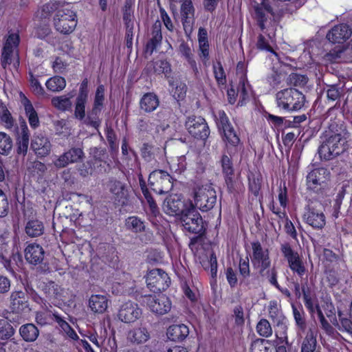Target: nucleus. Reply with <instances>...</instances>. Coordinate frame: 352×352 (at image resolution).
<instances>
[{"instance_id":"obj_53","label":"nucleus","mask_w":352,"mask_h":352,"mask_svg":"<svg viewBox=\"0 0 352 352\" xmlns=\"http://www.w3.org/2000/svg\"><path fill=\"white\" fill-rule=\"evenodd\" d=\"M257 333L263 337L268 338L272 335L271 324L266 319H261L256 325Z\"/></svg>"},{"instance_id":"obj_18","label":"nucleus","mask_w":352,"mask_h":352,"mask_svg":"<svg viewBox=\"0 0 352 352\" xmlns=\"http://www.w3.org/2000/svg\"><path fill=\"white\" fill-rule=\"evenodd\" d=\"M141 309L136 303L128 301L124 303L118 312V318L123 322H132L139 318Z\"/></svg>"},{"instance_id":"obj_22","label":"nucleus","mask_w":352,"mask_h":352,"mask_svg":"<svg viewBox=\"0 0 352 352\" xmlns=\"http://www.w3.org/2000/svg\"><path fill=\"white\" fill-rule=\"evenodd\" d=\"M107 187L116 201L124 204L128 199V190L126 184L115 179L109 181Z\"/></svg>"},{"instance_id":"obj_17","label":"nucleus","mask_w":352,"mask_h":352,"mask_svg":"<svg viewBox=\"0 0 352 352\" xmlns=\"http://www.w3.org/2000/svg\"><path fill=\"white\" fill-rule=\"evenodd\" d=\"M88 101L87 81L84 80L79 89L78 96L75 101L74 117L82 120L85 116V106Z\"/></svg>"},{"instance_id":"obj_10","label":"nucleus","mask_w":352,"mask_h":352,"mask_svg":"<svg viewBox=\"0 0 352 352\" xmlns=\"http://www.w3.org/2000/svg\"><path fill=\"white\" fill-rule=\"evenodd\" d=\"M143 302L152 312L159 315L168 313L172 307L170 299L162 294L146 295Z\"/></svg>"},{"instance_id":"obj_26","label":"nucleus","mask_w":352,"mask_h":352,"mask_svg":"<svg viewBox=\"0 0 352 352\" xmlns=\"http://www.w3.org/2000/svg\"><path fill=\"white\" fill-rule=\"evenodd\" d=\"M107 296L101 294H93L88 300V307L94 314H103L108 307Z\"/></svg>"},{"instance_id":"obj_27","label":"nucleus","mask_w":352,"mask_h":352,"mask_svg":"<svg viewBox=\"0 0 352 352\" xmlns=\"http://www.w3.org/2000/svg\"><path fill=\"white\" fill-rule=\"evenodd\" d=\"M21 104H23L25 115L28 119L31 128L35 129L40 125L37 112L32 106L31 102L22 93L20 94Z\"/></svg>"},{"instance_id":"obj_47","label":"nucleus","mask_w":352,"mask_h":352,"mask_svg":"<svg viewBox=\"0 0 352 352\" xmlns=\"http://www.w3.org/2000/svg\"><path fill=\"white\" fill-rule=\"evenodd\" d=\"M14 333L12 326L6 319H0V340H8Z\"/></svg>"},{"instance_id":"obj_42","label":"nucleus","mask_w":352,"mask_h":352,"mask_svg":"<svg viewBox=\"0 0 352 352\" xmlns=\"http://www.w3.org/2000/svg\"><path fill=\"white\" fill-rule=\"evenodd\" d=\"M276 329H275V334L276 338L279 340L280 343L285 342L287 344V325L286 323L285 318L276 321Z\"/></svg>"},{"instance_id":"obj_3","label":"nucleus","mask_w":352,"mask_h":352,"mask_svg":"<svg viewBox=\"0 0 352 352\" xmlns=\"http://www.w3.org/2000/svg\"><path fill=\"white\" fill-rule=\"evenodd\" d=\"M69 5L59 8L54 17V25L56 30L63 34L72 32L77 25V17Z\"/></svg>"},{"instance_id":"obj_52","label":"nucleus","mask_w":352,"mask_h":352,"mask_svg":"<svg viewBox=\"0 0 352 352\" xmlns=\"http://www.w3.org/2000/svg\"><path fill=\"white\" fill-rule=\"evenodd\" d=\"M322 308L327 317L329 318L331 323L335 327L338 326V321L336 316V309L332 302L327 299L322 305Z\"/></svg>"},{"instance_id":"obj_57","label":"nucleus","mask_w":352,"mask_h":352,"mask_svg":"<svg viewBox=\"0 0 352 352\" xmlns=\"http://www.w3.org/2000/svg\"><path fill=\"white\" fill-rule=\"evenodd\" d=\"M90 155L93 157L94 164L98 162H104L106 164L107 153L106 151L101 148L94 147L90 148Z\"/></svg>"},{"instance_id":"obj_23","label":"nucleus","mask_w":352,"mask_h":352,"mask_svg":"<svg viewBox=\"0 0 352 352\" xmlns=\"http://www.w3.org/2000/svg\"><path fill=\"white\" fill-rule=\"evenodd\" d=\"M25 260L32 265L41 263L44 258L45 252L43 248L37 243H30L24 251Z\"/></svg>"},{"instance_id":"obj_33","label":"nucleus","mask_w":352,"mask_h":352,"mask_svg":"<svg viewBox=\"0 0 352 352\" xmlns=\"http://www.w3.org/2000/svg\"><path fill=\"white\" fill-rule=\"evenodd\" d=\"M179 51L182 56L186 60L195 75L197 76L199 74V69L194 58V54L191 47L187 43L182 42L179 45Z\"/></svg>"},{"instance_id":"obj_13","label":"nucleus","mask_w":352,"mask_h":352,"mask_svg":"<svg viewBox=\"0 0 352 352\" xmlns=\"http://www.w3.org/2000/svg\"><path fill=\"white\" fill-rule=\"evenodd\" d=\"M252 263L254 268L259 270L262 274L271 264L267 249L262 247L259 241L252 243Z\"/></svg>"},{"instance_id":"obj_61","label":"nucleus","mask_w":352,"mask_h":352,"mask_svg":"<svg viewBox=\"0 0 352 352\" xmlns=\"http://www.w3.org/2000/svg\"><path fill=\"white\" fill-rule=\"evenodd\" d=\"M215 116L217 124L220 129L223 130L232 126L228 116L223 111H218Z\"/></svg>"},{"instance_id":"obj_46","label":"nucleus","mask_w":352,"mask_h":352,"mask_svg":"<svg viewBox=\"0 0 352 352\" xmlns=\"http://www.w3.org/2000/svg\"><path fill=\"white\" fill-rule=\"evenodd\" d=\"M224 177L228 191L230 193L236 192L241 186L239 177L234 174L225 175Z\"/></svg>"},{"instance_id":"obj_34","label":"nucleus","mask_w":352,"mask_h":352,"mask_svg":"<svg viewBox=\"0 0 352 352\" xmlns=\"http://www.w3.org/2000/svg\"><path fill=\"white\" fill-rule=\"evenodd\" d=\"M21 137L18 142L17 153L25 155L28 151L30 140V132L25 121L21 123Z\"/></svg>"},{"instance_id":"obj_1","label":"nucleus","mask_w":352,"mask_h":352,"mask_svg":"<svg viewBox=\"0 0 352 352\" xmlns=\"http://www.w3.org/2000/svg\"><path fill=\"white\" fill-rule=\"evenodd\" d=\"M349 133L343 124L332 123L329 130L321 138L318 154L323 160H331L342 154L347 148Z\"/></svg>"},{"instance_id":"obj_51","label":"nucleus","mask_w":352,"mask_h":352,"mask_svg":"<svg viewBox=\"0 0 352 352\" xmlns=\"http://www.w3.org/2000/svg\"><path fill=\"white\" fill-rule=\"evenodd\" d=\"M302 292L303 294V300L306 308L311 314L315 313L316 307L318 306L317 300L311 297L309 292V289H306L304 286L302 287Z\"/></svg>"},{"instance_id":"obj_45","label":"nucleus","mask_w":352,"mask_h":352,"mask_svg":"<svg viewBox=\"0 0 352 352\" xmlns=\"http://www.w3.org/2000/svg\"><path fill=\"white\" fill-rule=\"evenodd\" d=\"M250 87L244 76L239 80L236 95L239 97V103L242 106L249 98Z\"/></svg>"},{"instance_id":"obj_64","label":"nucleus","mask_w":352,"mask_h":352,"mask_svg":"<svg viewBox=\"0 0 352 352\" xmlns=\"http://www.w3.org/2000/svg\"><path fill=\"white\" fill-rule=\"evenodd\" d=\"M154 71L157 74H168L170 71L169 63L166 60H157L154 63Z\"/></svg>"},{"instance_id":"obj_38","label":"nucleus","mask_w":352,"mask_h":352,"mask_svg":"<svg viewBox=\"0 0 352 352\" xmlns=\"http://www.w3.org/2000/svg\"><path fill=\"white\" fill-rule=\"evenodd\" d=\"M72 98V94H69V96L66 95L56 96L52 99V104L60 111H70L72 107V102L71 100Z\"/></svg>"},{"instance_id":"obj_58","label":"nucleus","mask_w":352,"mask_h":352,"mask_svg":"<svg viewBox=\"0 0 352 352\" xmlns=\"http://www.w3.org/2000/svg\"><path fill=\"white\" fill-rule=\"evenodd\" d=\"M213 72L214 77L219 85L226 83V74L223 66L220 62L217 63L213 65Z\"/></svg>"},{"instance_id":"obj_40","label":"nucleus","mask_w":352,"mask_h":352,"mask_svg":"<svg viewBox=\"0 0 352 352\" xmlns=\"http://www.w3.org/2000/svg\"><path fill=\"white\" fill-rule=\"evenodd\" d=\"M53 318L56 322H57L61 330L71 339L76 340L78 336L76 331L71 327V326L63 320L60 316L57 313L53 314Z\"/></svg>"},{"instance_id":"obj_49","label":"nucleus","mask_w":352,"mask_h":352,"mask_svg":"<svg viewBox=\"0 0 352 352\" xmlns=\"http://www.w3.org/2000/svg\"><path fill=\"white\" fill-rule=\"evenodd\" d=\"M0 119L4 123L6 128H12L14 125V120L6 105L0 101Z\"/></svg>"},{"instance_id":"obj_2","label":"nucleus","mask_w":352,"mask_h":352,"mask_svg":"<svg viewBox=\"0 0 352 352\" xmlns=\"http://www.w3.org/2000/svg\"><path fill=\"white\" fill-rule=\"evenodd\" d=\"M277 107L287 111H296L301 109L305 103V96L294 88H287L276 94Z\"/></svg>"},{"instance_id":"obj_16","label":"nucleus","mask_w":352,"mask_h":352,"mask_svg":"<svg viewBox=\"0 0 352 352\" xmlns=\"http://www.w3.org/2000/svg\"><path fill=\"white\" fill-rule=\"evenodd\" d=\"M31 149L38 157L47 156L52 150V144L49 138L43 133H34L31 140Z\"/></svg>"},{"instance_id":"obj_8","label":"nucleus","mask_w":352,"mask_h":352,"mask_svg":"<svg viewBox=\"0 0 352 352\" xmlns=\"http://www.w3.org/2000/svg\"><path fill=\"white\" fill-rule=\"evenodd\" d=\"M280 251L285 258L287 260L289 267L293 273L297 274L299 277L302 278L307 272V268L298 253L294 251L288 243L281 244Z\"/></svg>"},{"instance_id":"obj_29","label":"nucleus","mask_w":352,"mask_h":352,"mask_svg":"<svg viewBox=\"0 0 352 352\" xmlns=\"http://www.w3.org/2000/svg\"><path fill=\"white\" fill-rule=\"evenodd\" d=\"M160 104L158 97L152 93L145 94L140 101V109L146 113L155 111Z\"/></svg>"},{"instance_id":"obj_20","label":"nucleus","mask_w":352,"mask_h":352,"mask_svg":"<svg viewBox=\"0 0 352 352\" xmlns=\"http://www.w3.org/2000/svg\"><path fill=\"white\" fill-rule=\"evenodd\" d=\"M10 307L13 312L21 313L29 310L28 297L23 291H14L10 296Z\"/></svg>"},{"instance_id":"obj_48","label":"nucleus","mask_w":352,"mask_h":352,"mask_svg":"<svg viewBox=\"0 0 352 352\" xmlns=\"http://www.w3.org/2000/svg\"><path fill=\"white\" fill-rule=\"evenodd\" d=\"M12 148L11 138L3 132H0V154L8 155Z\"/></svg>"},{"instance_id":"obj_25","label":"nucleus","mask_w":352,"mask_h":352,"mask_svg":"<svg viewBox=\"0 0 352 352\" xmlns=\"http://www.w3.org/2000/svg\"><path fill=\"white\" fill-rule=\"evenodd\" d=\"M150 332L143 326L135 327L127 333V340L133 344H144L150 339Z\"/></svg>"},{"instance_id":"obj_55","label":"nucleus","mask_w":352,"mask_h":352,"mask_svg":"<svg viewBox=\"0 0 352 352\" xmlns=\"http://www.w3.org/2000/svg\"><path fill=\"white\" fill-rule=\"evenodd\" d=\"M169 85L172 87L173 96L177 100L182 99L186 93V85L183 82L169 81Z\"/></svg>"},{"instance_id":"obj_11","label":"nucleus","mask_w":352,"mask_h":352,"mask_svg":"<svg viewBox=\"0 0 352 352\" xmlns=\"http://www.w3.org/2000/svg\"><path fill=\"white\" fill-rule=\"evenodd\" d=\"M146 282L151 290L154 292H160L169 287L170 280L167 273L164 270L153 269L148 272L146 276Z\"/></svg>"},{"instance_id":"obj_62","label":"nucleus","mask_w":352,"mask_h":352,"mask_svg":"<svg viewBox=\"0 0 352 352\" xmlns=\"http://www.w3.org/2000/svg\"><path fill=\"white\" fill-rule=\"evenodd\" d=\"M94 168L91 161H87L85 163H82L78 168L80 175L83 177H87L89 175H91L94 173Z\"/></svg>"},{"instance_id":"obj_36","label":"nucleus","mask_w":352,"mask_h":352,"mask_svg":"<svg viewBox=\"0 0 352 352\" xmlns=\"http://www.w3.org/2000/svg\"><path fill=\"white\" fill-rule=\"evenodd\" d=\"M195 9L191 0H184L181 6L182 20L184 29L190 26L194 16Z\"/></svg>"},{"instance_id":"obj_12","label":"nucleus","mask_w":352,"mask_h":352,"mask_svg":"<svg viewBox=\"0 0 352 352\" xmlns=\"http://www.w3.org/2000/svg\"><path fill=\"white\" fill-rule=\"evenodd\" d=\"M186 129L195 138L205 140L210 130L205 119L201 116H191L187 118L185 122Z\"/></svg>"},{"instance_id":"obj_19","label":"nucleus","mask_w":352,"mask_h":352,"mask_svg":"<svg viewBox=\"0 0 352 352\" xmlns=\"http://www.w3.org/2000/svg\"><path fill=\"white\" fill-rule=\"evenodd\" d=\"M352 30L346 24L335 25L327 34V38L333 43H343L351 36Z\"/></svg>"},{"instance_id":"obj_54","label":"nucleus","mask_w":352,"mask_h":352,"mask_svg":"<svg viewBox=\"0 0 352 352\" xmlns=\"http://www.w3.org/2000/svg\"><path fill=\"white\" fill-rule=\"evenodd\" d=\"M269 316L274 322L285 318L281 310L278 308V303L276 300H272L268 305Z\"/></svg>"},{"instance_id":"obj_35","label":"nucleus","mask_w":352,"mask_h":352,"mask_svg":"<svg viewBox=\"0 0 352 352\" xmlns=\"http://www.w3.org/2000/svg\"><path fill=\"white\" fill-rule=\"evenodd\" d=\"M318 342L316 333L309 329L300 344V352H316Z\"/></svg>"},{"instance_id":"obj_7","label":"nucleus","mask_w":352,"mask_h":352,"mask_svg":"<svg viewBox=\"0 0 352 352\" xmlns=\"http://www.w3.org/2000/svg\"><path fill=\"white\" fill-rule=\"evenodd\" d=\"M104 100V87L103 85H99L96 91L92 109L87 112V116H85L82 120L85 124L93 126L95 129L100 126L99 116L103 107Z\"/></svg>"},{"instance_id":"obj_6","label":"nucleus","mask_w":352,"mask_h":352,"mask_svg":"<svg viewBox=\"0 0 352 352\" xmlns=\"http://www.w3.org/2000/svg\"><path fill=\"white\" fill-rule=\"evenodd\" d=\"M104 100V87L103 85H99L96 91L92 109L87 112V116H85L82 120L85 124L93 126L95 129L100 126L99 116L103 107Z\"/></svg>"},{"instance_id":"obj_4","label":"nucleus","mask_w":352,"mask_h":352,"mask_svg":"<svg viewBox=\"0 0 352 352\" xmlns=\"http://www.w3.org/2000/svg\"><path fill=\"white\" fill-rule=\"evenodd\" d=\"M187 209L181 215V221L186 230L192 233H201L204 230L203 220L192 202L187 203Z\"/></svg>"},{"instance_id":"obj_24","label":"nucleus","mask_w":352,"mask_h":352,"mask_svg":"<svg viewBox=\"0 0 352 352\" xmlns=\"http://www.w3.org/2000/svg\"><path fill=\"white\" fill-rule=\"evenodd\" d=\"M307 223L315 229H322L326 224L324 213L314 208H309L304 214Z\"/></svg>"},{"instance_id":"obj_30","label":"nucleus","mask_w":352,"mask_h":352,"mask_svg":"<svg viewBox=\"0 0 352 352\" xmlns=\"http://www.w3.org/2000/svg\"><path fill=\"white\" fill-rule=\"evenodd\" d=\"M222 131L228 149L230 150V152H236L240 146V139L233 126H230Z\"/></svg>"},{"instance_id":"obj_41","label":"nucleus","mask_w":352,"mask_h":352,"mask_svg":"<svg viewBox=\"0 0 352 352\" xmlns=\"http://www.w3.org/2000/svg\"><path fill=\"white\" fill-rule=\"evenodd\" d=\"M125 226L132 232L138 233L145 230L144 222L138 217H129L126 219Z\"/></svg>"},{"instance_id":"obj_21","label":"nucleus","mask_w":352,"mask_h":352,"mask_svg":"<svg viewBox=\"0 0 352 352\" xmlns=\"http://www.w3.org/2000/svg\"><path fill=\"white\" fill-rule=\"evenodd\" d=\"M329 179V172L324 168H316L307 176L308 188L316 190Z\"/></svg>"},{"instance_id":"obj_5","label":"nucleus","mask_w":352,"mask_h":352,"mask_svg":"<svg viewBox=\"0 0 352 352\" xmlns=\"http://www.w3.org/2000/svg\"><path fill=\"white\" fill-rule=\"evenodd\" d=\"M148 184L155 192L160 195L168 192L173 186L172 177L162 170H154L150 174Z\"/></svg>"},{"instance_id":"obj_28","label":"nucleus","mask_w":352,"mask_h":352,"mask_svg":"<svg viewBox=\"0 0 352 352\" xmlns=\"http://www.w3.org/2000/svg\"><path fill=\"white\" fill-rule=\"evenodd\" d=\"M166 334L168 339L172 341H182L189 334V329L188 327L184 324H173L167 329Z\"/></svg>"},{"instance_id":"obj_60","label":"nucleus","mask_w":352,"mask_h":352,"mask_svg":"<svg viewBox=\"0 0 352 352\" xmlns=\"http://www.w3.org/2000/svg\"><path fill=\"white\" fill-rule=\"evenodd\" d=\"M344 52V49L341 47H336L329 52L327 53L324 58L326 61L333 63L338 61L340 58L342 54Z\"/></svg>"},{"instance_id":"obj_31","label":"nucleus","mask_w":352,"mask_h":352,"mask_svg":"<svg viewBox=\"0 0 352 352\" xmlns=\"http://www.w3.org/2000/svg\"><path fill=\"white\" fill-rule=\"evenodd\" d=\"M265 12L272 14V9L268 0H263L261 5H258L255 7L256 19L262 30L265 28V22L267 20Z\"/></svg>"},{"instance_id":"obj_44","label":"nucleus","mask_w":352,"mask_h":352,"mask_svg":"<svg viewBox=\"0 0 352 352\" xmlns=\"http://www.w3.org/2000/svg\"><path fill=\"white\" fill-rule=\"evenodd\" d=\"M47 88L54 92L62 91L66 86L65 79L60 76H54L47 80Z\"/></svg>"},{"instance_id":"obj_43","label":"nucleus","mask_w":352,"mask_h":352,"mask_svg":"<svg viewBox=\"0 0 352 352\" xmlns=\"http://www.w3.org/2000/svg\"><path fill=\"white\" fill-rule=\"evenodd\" d=\"M43 291L50 298H56L63 300V289L54 282H50L46 284Z\"/></svg>"},{"instance_id":"obj_59","label":"nucleus","mask_w":352,"mask_h":352,"mask_svg":"<svg viewBox=\"0 0 352 352\" xmlns=\"http://www.w3.org/2000/svg\"><path fill=\"white\" fill-rule=\"evenodd\" d=\"M338 315L340 318L341 326L338 324L336 327L340 331H344L352 334V320L347 318H343L342 312L340 310L338 311Z\"/></svg>"},{"instance_id":"obj_56","label":"nucleus","mask_w":352,"mask_h":352,"mask_svg":"<svg viewBox=\"0 0 352 352\" xmlns=\"http://www.w3.org/2000/svg\"><path fill=\"white\" fill-rule=\"evenodd\" d=\"M20 43V36L18 32H9L8 37L4 43V47L10 48L14 51L18 50V46Z\"/></svg>"},{"instance_id":"obj_32","label":"nucleus","mask_w":352,"mask_h":352,"mask_svg":"<svg viewBox=\"0 0 352 352\" xmlns=\"http://www.w3.org/2000/svg\"><path fill=\"white\" fill-rule=\"evenodd\" d=\"M19 57L18 50H13L10 48L3 47L1 54V65L6 68L7 65L13 64V66L16 68L19 66Z\"/></svg>"},{"instance_id":"obj_39","label":"nucleus","mask_w":352,"mask_h":352,"mask_svg":"<svg viewBox=\"0 0 352 352\" xmlns=\"http://www.w3.org/2000/svg\"><path fill=\"white\" fill-rule=\"evenodd\" d=\"M25 230L29 236L36 237L43 233L44 226L41 221L31 219L27 222Z\"/></svg>"},{"instance_id":"obj_37","label":"nucleus","mask_w":352,"mask_h":352,"mask_svg":"<svg viewBox=\"0 0 352 352\" xmlns=\"http://www.w3.org/2000/svg\"><path fill=\"white\" fill-rule=\"evenodd\" d=\"M19 333L23 339L26 342L35 341L39 335L38 329L32 323L22 325L19 329Z\"/></svg>"},{"instance_id":"obj_9","label":"nucleus","mask_w":352,"mask_h":352,"mask_svg":"<svg viewBox=\"0 0 352 352\" xmlns=\"http://www.w3.org/2000/svg\"><path fill=\"white\" fill-rule=\"evenodd\" d=\"M194 199L197 208L201 211H208L217 201L216 191L210 186H202L195 190Z\"/></svg>"},{"instance_id":"obj_15","label":"nucleus","mask_w":352,"mask_h":352,"mask_svg":"<svg viewBox=\"0 0 352 352\" xmlns=\"http://www.w3.org/2000/svg\"><path fill=\"white\" fill-rule=\"evenodd\" d=\"M85 157V153L81 148L72 147L59 156H56L53 164L58 168L66 167L69 164L81 161Z\"/></svg>"},{"instance_id":"obj_14","label":"nucleus","mask_w":352,"mask_h":352,"mask_svg":"<svg viewBox=\"0 0 352 352\" xmlns=\"http://www.w3.org/2000/svg\"><path fill=\"white\" fill-rule=\"evenodd\" d=\"M188 202L191 201H185L180 195H170L164 201L162 209L170 216L182 215L187 209Z\"/></svg>"},{"instance_id":"obj_50","label":"nucleus","mask_w":352,"mask_h":352,"mask_svg":"<svg viewBox=\"0 0 352 352\" xmlns=\"http://www.w3.org/2000/svg\"><path fill=\"white\" fill-rule=\"evenodd\" d=\"M123 19L126 26V34L127 38L131 40L134 28V16L130 9H126L124 13Z\"/></svg>"},{"instance_id":"obj_63","label":"nucleus","mask_w":352,"mask_h":352,"mask_svg":"<svg viewBox=\"0 0 352 352\" xmlns=\"http://www.w3.org/2000/svg\"><path fill=\"white\" fill-rule=\"evenodd\" d=\"M289 81L296 87H302L307 82V78L302 75L292 74L289 76Z\"/></svg>"}]
</instances>
